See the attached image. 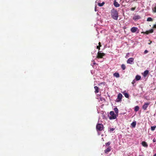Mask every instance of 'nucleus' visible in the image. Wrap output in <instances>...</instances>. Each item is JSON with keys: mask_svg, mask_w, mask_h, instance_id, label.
<instances>
[{"mask_svg": "<svg viewBox=\"0 0 156 156\" xmlns=\"http://www.w3.org/2000/svg\"><path fill=\"white\" fill-rule=\"evenodd\" d=\"M111 16L115 20H117L118 17V14L117 11L113 9L111 10Z\"/></svg>", "mask_w": 156, "mask_h": 156, "instance_id": "f257e3e1", "label": "nucleus"}, {"mask_svg": "<svg viewBox=\"0 0 156 156\" xmlns=\"http://www.w3.org/2000/svg\"><path fill=\"white\" fill-rule=\"evenodd\" d=\"M110 116H109L108 115V116L109 117V118L110 120L115 119L116 118L117 115H116L114 113V111H112L110 112Z\"/></svg>", "mask_w": 156, "mask_h": 156, "instance_id": "f03ea898", "label": "nucleus"}, {"mask_svg": "<svg viewBox=\"0 0 156 156\" xmlns=\"http://www.w3.org/2000/svg\"><path fill=\"white\" fill-rule=\"evenodd\" d=\"M105 55V54L104 53H101V51H99L97 53V55L96 58H101L103 57Z\"/></svg>", "mask_w": 156, "mask_h": 156, "instance_id": "7ed1b4c3", "label": "nucleus"}, {"mask_svg": "<svg viewBox=\"0 0 156 156\" xmlns=\"http://www.w3.org/2000/svg\"><path fill=\"white\" fill-rule=\"evenodd\" d=\"M104 126L101 124H98L96 126L97 129L99 131H101L103 129Z\"/></svg>", "mask_w": 156, "mask_h": 156, "instance_id": "20e7f679", "label": "nucleus"}, {"mask_svg": "<svg viewBox=\"0 0 156 156\" xmlns=\"http://www.w3.org/2000/svg\"><path fill=\"white\" fill-rule=\"evenodd\" d=\"M134 58H129L128 59L127 61V62L128 64H133V63L134 62L133 61H134Z\"/></svg>", "mask_w": 156, "mask_h": 156, "instance_id": "39448f33", "label": "nucleus"}, {"mask_svg": "<svg viewBox=\"0 0 156 156\" xmlns=\"http://www.w3.org/2000/svg\"><path fill=\"white\" fill-rule=\"evenodd\" d=\"M150 104V103H145L143 106L142 108L144 110H146Z\"/></svg>", "mask_w": 156, "mask_h": 156, "instance_id": "423d86ee", "label": "nucleus"}, {"mask_svg": "<svg viewBox=\"0 0 156 156\" xmlns=\"http://www.w3.org/2000/svg\"><path fill=\"white\" fill-rule=\"evenodd\" d=\"M122 95L121 93H119L118 95L117 99H118L117 102H119L121 101L122 99Z\"/></svg>", "mask_w": 156, "mask_h": 156, "instance_id": "0eeeda50", "label": "nucleus"}, {"mask_svg": "<svg viewBox=\"0 0 156 156\" xmlns=\"http://www.w3.org/2000/svg\"><path fill=\"white\" fill-rule=\"evenodd\" d=\"M138 30V28L136 27H133L131 29V31L132 33H135Z\"/></svg>", "mask_w": 156, "mask_h": 156, "instance_id": "6e6552de", "label": "nucleus"}, {"mask_svg": "<svg viewBox=\"0 0 156 156\" xmlns=\"http://www.w3.org/2000/svg\"><path fill=\"white\" fill-rule=\"evenodd\" d=\"M153 32V29H151L150 30H148L146 31V32H143V33L144 34H148L149 33H152Z\"/></svg>", "mask_w": 156, "mask_h": 156, "instance_id": "1a4fd4ad", "label": "nucleus"}, {"mask_svg": "<svg viewBox=\"0 0 156 156\" xmlns=\"http://www.w3.org/2000/svg\"><path fill=\"white\" fill-rule=\"evenodd\" d=\"M111 150V147L109 146L104 151L105 153H107L109 152Z\"/></svg>", "mask_w": 156, "mask_h": 156, "instance_id": "9d476101", "label": "nucleus"}, {"mask_svg": "<svg viewBox=\"0 0 156 156\" xmlns=\"http://www.w3.org/2000/svg\"><path fill=\"white\" fill-rule=\"evenodd\" d=\"M114 5L116 7H119L120 6V4H119L115 0L114 1Z\"/></svg>", "mask_w": 156, "mask_h": 156, "instance_id": "9b49d317", "label": "nucleus"}, {"mask_svg": "<svg viewBox=\"0 0 156 156\" xmlns=\"http://www.w3.org/2000/svg\"><path fill=\"white\" fill-rule=\"evenodd\" d=\"M141 144L142 145L145 147H148V145L147 143L145 141H143L142 142Z\"/></svg>", "mask_w": 156, "mask_h": 156, "instance_id": "f8f14e48", "label": "nucleus"}, {"mask_svg": "<svg viewBox=\"0 0 156 156\" xmlns=\"http://www.w3.org/2000/svg\"><path fill=\"white\" fill-rule=\"evenodd\" d=\"M149 71L148 70H146L144 72L143 74V76L144 77L147 76V75L148 74Z\"/></svg>", "mask_w": 156, "mask_h": 156, "instance_id": "ddd939ff", "label": "nucleus"}, {"mask_svg": "<svg viewBox=\"0 0 156 156\" xmlns=\"http://www.w3.org/2000/svg\"><path fill=\"white\" fill-rule=\"evenodd\" d=\"M113 75L116 78H118L120 76L119 73L117 72H115L113 73Z\"/></svg>", "mask_w": 156, "mask_h": 156, "instance_id": "4468645a", "label": "nucleus"}, {"mask_svg": "<svg viewBox=\"0 0 156 156\" xmlns=\"http://www.w3.org/2000/svg\"><path fill=\"white\" fill-rule=\"evenodd\" d=\"M94 89H95V93H97L99 92V88L97 86H95L94 87Z\"/></svg>", "mask_w": 156, "mask_h": 156, "instance_id": "2eb2a0df", "label": "nucleus"}, {"mask_svg": "<svg viewBox=\"0 0 156 156\" xmlns=\"http://www.w3.org/2000/svg\"><path fill=\"white\" fill-rule=\"evenodd\" d=\"M141 77L140 76L137 75L135 77V79L136 80L138 81L140 80L141 79Z\"/></svg>", "mask_w": 156, "mask_h": 156, "instance_id": "dca6fc26", "label": "nucleus"}, {"mask_svg": "<svg viewBox=\"0 0 156 156\" xmlns=\"http://www.w3.org/2000/svg\"><path fill=\"white\" fill-rule=\"evenodd\" d=\"M136 125V122H133L131 124V126L133 127L134 128L135 127Z\"/></svg>", "mask_w": 156, "mask_h": 156, "instance_id": "f3484780", "label": "nucleus"}, {"mask_svg": "<svg viewBox=\"0 0 156 156\" xmlns=\"http://www.w3.org/2000/svg\"><path fill=\"white\" fill-rule=\"evenodd\" d=\"M140 16H134L133 19L134 20H137L140 19Z\"/></svg>", "mask_w": 156, "mask_h": 156, "instance_id": "a211bd4d", "label": "nucleus"}, {"mask_svg": "<svg viewBox=\"0 0 156 156\" xmlns=\"http://www.w3.org/2000/svg\"><path fill=\"white\" fill-rule=\"evenodd\" d=\"M114 110L116 114H117V116L118 115V113L119 110L117 108H115L114 109Z\"/></svg>", "mask_w": 156, "mask_h": 156, "instance_id": "6ab92c4d", "label": "nucleus"}, {"mask_svg": "<svg viewBox=\"0 0 156 156\" xmlns=\"http://www.w3.org/2000/svg\"><path fill=\"white\" fill-rule=\"evenodd\" d=\"M121 67L123 70H124L126 68L125 65L122 64L121 66Z\"/></svg>", "mask_w": 156, "mask_h": 156, "instance_id": "aec40b11", "label": "nucleus"}, {"mask_svg": "<svg viewBox=\"0 0 156 156\" xmlns=\"http://www.w3.org/2000/svg\"><path fill=\"white\" fill-rule=\"evenodd\" d=\"M139 107L138 106H136L134 108V110L136 112H137L139 110Z\"/></svg>", "mask_w": 156, "mask_h": 156, "instance_id": "412c9836", "label": "nucleus"}, {"mask_svg": "<svg viewBox=\"0 0 156 156\" xmlns=\"http://www.w3.org/2000/svg\"><path fill=\"white\" fill-rule=\"evenodd\" d=\"M153 19L151 17H148L147 18V21H152Z\"/></svg>", "mask_w": 156, "mask_h": 156, "instance_id": "4be33fe9", "label": "nucleus"}, {"mask_svg": "<svg viewBox=\"0 0 156 156\" xmlns=\"http://www.w3.org/2000/svg\"><path fill=\"white\" fill-rule=\"evenodd\" d=\"M124 95L125 96V97L126 98H128L129 97V95L128 94L126 93H123Z\"/></svg>", "mask_w": 156, "mask_h": 156, "instance_id": "5701e85b", "label": "nucleus"}, {"mask_svg": "<svg viewBox=\"0 0 156 156\" xmlns=\"http://www.w3.org/2000/svg\"><path fill=\"white\" fill-rule=\"evenodd\" d=\"M156 127V126H152L151 127V129L152 131H154L155 130V128Z\"/></svg>", "mask_w": 156, "mask_h": 156, "instance_id": "b1692460", "label": "nucleus"}, {"mask_svg": "<svg viewBox=\"0 0 156 156\" xmlns=\"http://www.w3.org/2000/svg\"><path fill=\"white\" fill-rule=\"evenodd\" d=\"M105 4V2H103L102 3H98V5L99 6H102Z\"/></svg>", "mask_w": 156, "mask_h": 156, "instance_id": "393cba45", "label": "nucleus"}, {"mask_svg": "<svg viewBox=\"0 0 156 156\" xmlns=\"http://www.w3.org/2000/svg\"><path fill=\"white\" fill-rule=\"evenodd\" d=\"M152 10L154 12H156V6L152 9Z\"/></svg>", "mask_w": 156, "mask_h": 156, "instance_id": "a878e982", "label": "nucleus"}, {"mask_svg": "<svg viewBox=\"0 0 156 156\" xmlns=\"http://www.w3.org/2000/svg\"><path fill=\"white\" fill-rule=\"evenodd\" d=\"M110 144H111V143L110 142H107V143H106L105 144L106 146H109V145H110Z\"/></svg>", "mask_w": 156, "mask_h": 156, "instance_id": "bb28decb", "label": "nucleus"}, {"mask_svg": "<svg viewBox=\"0 0 156 156\" xmlns=\"http://www.w3.org/2000/svg\"><path fill=\"white\" fill-rule=\"evenodd\" d=\"M115 129V128H111L110 129V132H112Z\"/></svg>", "mask_w": 156, "mask_h": 156, "instance_id": "cd10ccee", "label": "nucleus"}, {"mask_svg": "<svg viewBox=\"0 0 156 156\" xmlns=\"http://www.w3.org/2000/svg\"><path fill=\"white\" fill-rule=\"evenodd\" d=\"M136 8V7H132L131 8V10L132 11H134L135 9Z\"/></svg>", "mask_w": 156, "mask_h": 156, "instance_id": "c85d7f7f", "label": "nucleus"}, {"mask_svg": "<svg viewBox=\"0 0 156 156\" xmlns=\"http://www.w3.org/2000/svg\"><path fill=\"white\" fill-rule=\"evenodd\" d=\"M100 47H99L98 46H97V49H98V50L99 51V50H100Z\"/></svg>", "mask_w": 156, "mask_h": 156, "instance_id": "c756f323", "label": "nucleus"}, {"mask_svg": "<svg viewBox=\"0 0 156 156\" xmlns=\"http://www.w3.org/2000/svg\"><path fill=\"white\" fill-rule=\"evenodd\" d=\"M135 83V80H133L132 82V84H134Z\"/></svg>", "mask_w": 156, "mask_h": 156, "instance_id": "7c9ffc66", "label": "nucleus"}, {"mask_svg": "<svg viewBox=\"0 0 156 156\" xmlns=\"http://www.w3.org/2000/svg\"><path fill=\"white\" fill-rule=\"evenodd\" d=\"M148 52V51L147 50H145L144 51V54H146Z\"/></svg>", "mask_w": 156, "mask_h": 156, "instance_id": "2f4dec72", "label": "nucleus"}, {"mask_svg": "<svg viewBox=\"0 0 156 156\" xmlns=\"http://www.w3.org/2000/svg\"><path fill=\"white\" fill-rule=\"evenodd\" d=\"M99 45H98L99 47H101V43L100 42H99L98 43Z\"/></svg>", "mask_w": 156, "mask_h": 156, "instance_id": "473e14b6", "label": "nucleus"}, {"mask_svg": "<svg viewBox=\"0 0 156 156\" xmlns=\"http://www.w3.org/2000/svg\"><path fill=\"white\" fill-rule=\"evenodd\" d=\"M153 28H156V24L154 25Z\"/></svg>", "mask_w": 156, "mask_h": 156, "instance_id": "72a5a7b5", "label": "nucleus"}, {"mask_svg": "<svg viewBox=\"0 0 156 156\" xmlns=\"http://www.w3.org/2000/svg\"><path fill=\"white\" fill-rule=\"evenodd\" d=\"M149 41H150V43H148V44H151V43H152V41H151L150 40H149Z\"/></svg>", "mask_w": 156, "mask_h": 156, "instance_id": "f704fd0d", "label": "nucleus"}, {"mask_svg": "<svg viewBox=\"0 0 156 156\" xmlns=\"http://www.w3.org/2000/svg\"><path fill=\"white\" fill-rule=\"evenodd\" d=\"M153 141L154 142H155V141H156V140H155V139H154L153 140Z\"/></svg>", "mask_w": 156, "mask_h": 156, "instance_id": "c9c22d12", "label": "nucleus"}, {"mask_svg": "<svg viewBox=\"0 0 156 156\" xmlns=\"http://www.w3.org/2000/svg\"><path fill=\"white\" fill-rule=\"evenodd\" d=\"M93 64H94V65H95V64L98 65V64H96V63H95V62H94L93 63Z\"/></svg>", "mask_w": 156, "mask_h": 156, "instance_id": "e433bc0d", "label": "nucleus"}, {"mask_svg": "<svg viewBox=\"0 0 156 156\" xmlns=\"http://www.w3.org/2000/svg\"><path fill=\"white\" fill-rule=\"evenodd\" d=\"M153 156H156V153Z\"/></svg>", "mask_w": 156, "mask_h": 156, "instance_id": "4c0bfd02", "label": "nucleus"}]
</instances>
